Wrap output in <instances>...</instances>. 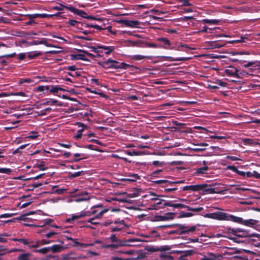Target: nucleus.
<instances>
[{
  "instance_id": "1",
  "label": "nucleus",
  "mask_w": 260,
  "mask_h": 260,
  "mask_svg": "<svg viewBox=\"0 0 260 260\" xmlns=\"http://www.w3.org/2000/svg\"><path fill=\"white\" fill-rule=\"evenodd\" d=\"M205 217L219 220H228L232 221H239L240 219L237 218L233 215H230L222 212H216L207 213L204 215Z\"/></svg>"
},
{
  "instance_id": "2",
  "label": "nucleus",
  "mask_w": 260,
  "mask_h": 260,
  "mask_svg": "<svg viewBox=\"0 0 260 260\" xmlns=\"http://www.w3.org/2000/svg\"><path fill=\"white\" fill-rule=\"evenodd\" d=\"M118 62L115 60L108 59L107 60L103 61L100 63L101 66L105 69H117V66Z\"/></svg>"
},
{
  "instance_id": "3",
  "label": "nucleus",
  "mask_w": 260,
  "mask_h": 260,
  "mask_svg": "<svg viewBox=\"0 0 260 260\" xmlns=\"http://www.w3.org/2000/svg\"><path fill=\"white\" fill-rule=\"evenodd\" d=\"M91 215V213L89 211H82L76 214H73L71 218L67 219V222H70L71 220L78 219L85 216H89Z\"/></svg>"
},
{
  "instance_id": "4",
  "label": "nucleus",
  "mask_w": 260,
  "mask_h": 260,
  "mask_svg": "<svg viewBox=\"0 0 260 260\" xmlns=\"http://www.w3.org/2000/svg\"><path fill=\"white\" fill-rule=\"evenodd\" d=\"M232 233L234 235L240 237H246L249 236L247 231L241 228L232 230Z\"/></svg>"
},
{
  "instance_id": "5",
  "label": "nucleus",
  "mask_w": 260,
  "mask_h": 260,
  "mask_svg": "<svg viewBox=\"0 0 260 260\" xmlns=\"http://www.w3.org/2000/svg\"><path fill=\"white\" fill-rule=\"evenodd\" d=\"M236 217L237 218H239L240 220L239 221H234L235 222L241 223L242 224H244V225H245L247 226H252L255 225L257 222V221L256 220L252 219L244 220H243V219L241 217H237V216H236Z\"/></svg>"
},
{
  "instance_id": "6",
  "label": "nucleus",
  "mask_w": 260,
  "mask_h": 260,
  "mask_svg": "<svg viewBox=\"0 0 260 260\" xmlns=\"http://www.w3.org/2000/svg\"><path fill=\"white\" fill-rule=\"evenodd\" d=\"M139 179V176L137 174H134L128 175L126 178H123L120 180L126 182H133L136 181Z\"/></svg>"
},
{
  "instance_id": "7",
  "label": "nucleus",
  "mask_w": 260,
  "mask_h": 260,
  "mask_svg": "<svg viewBox=\"0 0 260 260\" xmlns=\"http://www.w3.org/2000/svg\"><path fill=\"white\" fill-rule=\"evenodd\" d=\"M157 41L162 42L163 45H161L160 48H163L166 49H170L171 45L170 41L166 38L160 37L157 39Z\"/></svg>"
},
{
  "instance_id": "8",
  "label": "nucleus",
  "mask_w": 260,
  "mask_h": 260,
  "mask_svg": "<svg viewBox=\"0 0 260 260\" xmlns=\"http://www.w3.org/2000/svg\"><path fill=\"white\" fill-rule=\"evenodd\" d=\"M65 8L80 16L86 17V13L81 10L76 9L73 7H65Z\"/></svg>"
},
{
  "instance_id": "9",
  "label": "nucleus",
  "mask_w": 260,
  "mask_h": 260,
  "mask_svg": "<svg viewBox=\"0 0 260 260\" xmlns=\"http://www.w3.org/2000/svg\"><path fill=\"white\" fill-rule=\"evenodd\" d=\"M126 245H127V244L125 242H119V243L104 245L103 246V247L106 248L115 249V248H117L119 247H122V246H125Z\"/></svg>"
},
{
  "instance_id": "10",
  "label": "nucleus",
  "mask_w": 260,
  "mask_h": 260,
  "mask_svg": "<svg viewBox=\"0 0 260 260\" xmlns=\"http://www.w3.org/2000/svg\"><path fill=\"white\" fill-rule=\"evenodd\" d=\"M108 211V209H105V210H103L101 211L99 214H98L95 216V218H92L89 219L88 220V222H90V223H92L93 224H94V225L98 224L99 222H96V221H94L95 219H98H98H100L102 217V216L104 214V213H105V212H107Z\"/></svg>"
},
{
  "instance_id": "11",
  "label": "nucleus",
  "mask_w": 260,
  "mask_h": 260,
  "mask_svg": "<svg viewBox=\"0 0 260 260\" xmlns=\"http://www.w3.org/2000/svg\"><path fill=\"white\" fill-rule=\"evenodd\" d=\"M98 48H100V49L104 50L105 53L107 55L114 51L115 49V47L114 46H106L100 45H98Z\"/></svg>"
},
{
  "instance_id": "12",
  "label": "nucleus",
  "mask_w": 260,
  "mask_h": 260,
  "mask_svg": "<svg viewBox=\"0 0 260 260\" xmlns=\"http://www.w3.org/2000/svg\"><path fill=\"white\" fill-rule=\"evenodd\" d=\"M54 15L53 14H34L30 15L29 16L30 19H35L38 17L40 18H46V17H51L54 16ZM55 15H57V14H55Z\"/></svg>"
},
{
  "instance_id": "13",
  "label": "nucleus",
  "mask_w": 260,
  "mask_h": 260,
  "mask_svg": "<svg viewBox=\"0 0 260 260\" xmlns=\"http://www.w3.org/2000/svg\"><path fill=\"white\" fill-rule=\"evenodd\" d=\"M140 22L137 20H128L126 26L132 28H138L139 27Z\"/></svg>"
},
{
  "instance_id": "14",
  "label": "nucleus",
  "mask_w": 260,
  "mask_h": 260,
  "mask_svg": "<svg viewBox=\"0 0 260 260\" xmlns=\"http://www.w3.org/2000/svg\"><path fill=\"white\" fill-rule=\"evenodd\" d=\"M257 62L258 61H249L244 64L243 67L244 68H251V70H256L257 69Z\"/></svg>"
},
{
  "instance_id": "15",
  "label": "nucleus",
  "mask_w": 260,
  "mask_h": 260,
  "mask_svg": "<svg viewBox=\"0 0 260 260\" xmlns=\"http://www.w3.org/2000/svg\"><path fill=\"white\" fill-rule=\"evenodd\" d=\"M201 188L200 186L199 185H189V186H185L183 187L182 189L183 190H192V191H196L198 190Z\"/></svg>"
},
{
  "instance_id": "16",
  "label": "nucleus",
  "mask_w": 260,
  "mask_h": 260,
  "mask_svg": "<svg viewBox=\"0 0 260 260\" xmlns=\"http://www.w3.org/2000/svg\"><path fill=\"white\" fill-rule=\"evenodd\" d=\"M63 249V247L60 245H53L49 247V250H51L53 252H57L62 251Z\"/></svg>"
},
{
  "instance_id": "17",
  "label": "nucleus",
  "mask_w": 260,
  "mask_h": 260,
  "mask_svg": "<svg viewBox=\"0 0 260 260\" xmlns=\"http://www.w3.org/2000/svg\"><path fill=\"white\" fill-rule=\"evenodd\" d=\"M166 206L172 207L174 208H184L185 206L181 204H171L169 202H165V204L162 205V207H165Z\"/></svg>"
},
{
  "instance_id": "18",
  "label": "nucleus",
  "mask_w": 260,
  "mask_h": 260,
  "mask_svg": "<svg viewBox=\"0 0 260 260\" xmlns=\"http://www.w3.org/2000/svg\"><path fill=\"white\" fill-rule=\"evenodd\" d=\"M125 153L130 156H138L142 155L145 154V153L143 151H126Z\"/></svg>"
},
{
  "instance_id": "19",
  "label": "nucleus",
  "mask_w": 260,
  "mask_h": 260,
  "mask_svg": "<svg viewBox=\"0 0 260 260\" xmlns=\"http://www.w3.org/2000/svg\"><path fill=\"white\" fill-rule=\"evenodd\" d=\"M145 58L150 59L151 57L141 55H135L131 56V59L136 60H141Z\"/></svg>"
},
{
  "instance_id": "20",
  "label": "nucleus",
  "mask_w": 260,
  "mask_h": 260,
  "mask_svg": "<svg viewBox=\"0 0 260 260\" xmlns=\"http://www.w3.org/2000/svg\"><path fill=\"white\" fill-rule=\"evenodd\" d=\"M57 101L52 99H47L45 102L42 104V105H53L56 103Z\"/></svg>"
},
{
  "instance_id": "21",
  "label": "nucleus",
  "mask_w": 260,
  "mask_h": 260,
  "mask_svg": "<svg viewBox=\"0 0 260 260\" xmlns=\"http://www.w3.org/2000/svg\"><path fill=\"white\" fill-rule=\"evenodd\" d=\"M59 90H63V89L58 86H51L50 91L53 93H56L58 92Z\"/></svg>"
},
{
  "instance_id": "22",
  "label": "nucleus",
  "mask_w": 260,
  "mask_h": 260,
  "mask_svg": "<svg viewBox=\"0 0 260 260\" xmlns=\"http://www.w3.org/2000/svg\"><path fill=\"white\" fill-rule=\"evenodd\" d=\"M40 54H41V53L40 52H38V51L31 52L28 53V57L29 59H32V58H36L37 56H39V55H40Z\"/></svg>"
},
{
  "instance_id": "23",
  "label": "nucleus",
  "mask_w": 260,
  "mask_h": 260,
  "mask_svg": "<svg viewBox=\"0 0 260 260\" xmlns=\"http://www.w3.org/2000/svg\"><path fill=\"white\" fill-rule=\"evenodd\" d=\"M117 69H126L128 67H130L129 64H126L125 62H121L117 64Z\"/></svg>"
},
{
  "instance_id": "24",
  "label": "nucleus",
  "mask_w": 260,
  "mask_h": 260,
  "mask_svg": "<svg viewBox=\"0 0 260 260\" xmlns=\"http://www.w3.org/2000/svg\"><path fill=\"white\" fill-rule=\"evenodd\" d=\"M215 85H210L209 87L212 89H217L219 88V86H222L224 85V83H223L222 81L220 80H218L216 83Z\"/></svg>"
},
{
  "instance_id": "25",
  "label": "nucleus",
  "mask_w": 260,
  "mask_h": 260,
  "mask_svg": "<svg viewBox=\"0 0 260 260\" xmlns=\"http://www.w3.org/2000/svg\"><path fill=\"white\" fill-rule=\"evenodd\" d=\"M230 169L234 172L237 173L239 175L242 176H245V172L238 170L235 167L231 166L230 167Z\"/></svg>"
},
{
  "instance_id": "26",
  "label": "nucleus",
  "mask_w": 260,
  "mask_h": 260,
  "mask_svg": "<svg viewBox=\"0 0 260 260\" xmlns=\"http://www.w3.org/2000/svg\"><path fill=\"white\" fill-rule=\"evenodd\" d=\"M109 239L111 242H116V243H119V242H122V241L119 240L115 234H112L110 237Z\"/></svg>"
},
{
  "instance_id": "27",
  "label": "nucleus",
  "mask_w": 260,
  "mask_h": 260,
  "mask_svg": "<svg viewBox=\"0 0 260 260\" xmlns=\"http://www.w3.org/2000/svg\"><path fill=\"white\" fill-rule=\"evenodd\" d=\"M30 254L29 253H24L20 255L18 257V260H29Z\"/></svg>"
},
{
  "instance_id": "28",
  "label": "nucleus",
  "mask_w": 260,
  "mask_h": 260,
  "mask_svg": "<svg viewBox=\"0 0 260 260\" xmlns=\"http://www.w3.org/2000/svg\"><path fill=\"white\" fill-rule=\"evenodd\" d=\"M203 21L206 23H210L213 24H217L218 22V21L215 19H204Z\"/></svg>"
},
{
  "instance_id": "29",
  "label": "nucleus",
  "mask_w": 260,
  "mask_h": 260,
  "mask_svg": "<svg viewBox=\"0 0 260 260\" xmlns=\"http://www.w3.org/2000/svg\"><path fill=\"white\" fill-rule=\"evenodd\" d=\"M12 240L21 242L24 245H28L29 243V241L25 239H13Z\"/></svg>"
},
{
  "instance_id": "30",
  "label": "nucleus",
  "mask_w": 260,
  "mask_h": 260,
  "mask_svg": "<svg viewBox=\"0 0 260 260\" xmlns=\"http://www.w3.org/2000/svg\"><path fill=\"white\" fill-rule=\"evenodd\" d=\"M10 95H14V96H20L22 98L27 96L26 94L24 92H22V91L15 92V93L12 92V93H10Z\"/></svg>"
},
{
  "instance_id": "31",
  "label": "nucleus",
  "mask_w": 260,
  "mask_h": 260,
  "mask_svg": "<svg viewBox=\"0 0 260 260\" xmlns=\"http://www.w3.org/2000/svg\"><path fill=\"white\" fill-rule=\"evenodd\" d=\"M59 232H50L45 235V236L47 238H50L53 237L54 235L59 234Z\"/></svg>"
},
{
  "instance_id": "32",
  "label": "nucleus",
  "mask_w": 260,
  "mask_h": 260,
  "mask_svg": "<svg viewBox=\"0 0 260 260\" xmlns=\"http://www.w3.org/2000/svg\"><path fill=\"white\" fill-rule=\"evenodd\" d=\"M128 42L129 43V44L128 45V46H139L140 45V44L141 43V41H128Z\"/></svg>"
},
{
  "instance_id": "33",
  "label": "nucleus",
  "mask_w": 260,
  "mask_h": 260,
  "mask_svg": "<svg viewBox=\"0 0 260 260\" xmlns=\"http://www.w3.org/2000/svg\"><path fill=\"white\" fill-rule=\"evenodd\" d=\"M160 257L161 258L162 260H174L173 257L169 255L161 254L160 255Z\"/></svg>"
},
{
  "instance_id": "34",
  "label": "nucleus",
  "mask_w": 260,
  "mask_h": 260,
  "mask_svg": "<svg viewBox=\"0 0 260 260\" xmlns=\"http://www.w3.org/2000/svg\"><path fill=\"white\" fill-rule=\"evenodd\" d=\"M11 172V170L9 168H0V173L3 174H10Z\"/></svg>"
},
{
  "instance_id": "35",
  "label": "nucleus",
  "mask_w": 260,
  "mask_h": 260,
  "mask_svg": "<svg viewBox=\"0 0 260 260\" xmlns=\"http://www.w3.org/2000/svg\"><path fill=\"white\" fill-rule=\"evenodd\" d=\"M154 183L155 184H170L171 182L166 180H159L154 181Z\"/></svg>"
},
{
  "instance_id": "36",
  "label": "nucleus",
  "mask_w": 260,
  "mask_h": 260,
  "mask_svg": "<svg viewBox=\"0 0 260 260\" xmlns=\"http://www.w3.org/2000/svg\"><path fill=\"white\" fill-rule=\"evenodd\" d=\"M135 252V250H127V251H118V253H124L127 255H131L134 254Z\"/></svg>"
},
{
  "instance_id": "37",
  "label": "nucleus",
  "mask_w": 260,
  "mask_h": 260,
  "mask_svg": "<svg viewBox=\"0 0 260 260\" xmlns=\"http://www.w3.org/2000/svg\"><path fill=\"white\" fill-rule=\"evenodd\" d=\"M51 109L50 108H47L45 109H43L40 112V115H46L47 113L50 112L51 111Z\"/></svg>"
},
{
  "instance_id": "38",
  "label": "nucleus",
  "mask_w": 260,
  "mask_h": 260,
  "mask_svg": "<svg viewBox=\"0 0 260 260\" xmlns=\"http://www.w3.org/2000/svg\"><path fill=\"white\" fill-rule=\"evenodd\" d=\"M208 169V168L205 167H203V168H200L199 169H198L197 170V173H199V174H204V173H205V172H206V171Z\"/></svg>"
},
{
  "instance_id": "39",
  "label": "nucleus",
  "mask_w": 260,
  "mask_h": 260,
  "mask_svg": "<svg viewBox=\"0 0 260 260\" xmlns=\"http://www.w3.org/2000/svg\"><path fill=\"white\" fill-rule=\"evenodd\" d=\"M49 250H50L49 247H46V248H43L40 249L39 250H36V251L42 253L43 254H45V253H47V252H48Z\"/></svg>"
},
{
  "instance_id": "40",
  "label": "nucleus",
  "mask_w": 260,
  "mask_h": 260,
  "mask_svg": "<svg viewBox=\"0 0 260 260\" xmlns=\"http://www.w3.org/2000/svg\"><path fill=\"white\" fill-rule=\"evenodd\" d=\"M150 196L152 197V198H151V200L156 201L158 200V197H159V196L154 193V192H150Z\"/></svg>"
},
{
  "instance_id": "41",
  "label": "nucleus",
  "mask_w": 260,
  "mask_h": 260,
  "mask_svg": "<svg viewBox=\"0 0 260 260\" xmlns=\"http://www.w3.org/2000/svg\"><path fill=\"white\" fill-rule=\"evenodd\" d=\"M90 48L95 53H99L102 52L100 50V48H98V45L96 46V47H91Z\"/></svg>"
},
{
  "instance_id": "42",
  "label": "nucleus",
  "mask_w": 260,
  "mask_h": 260,
  "mask_svg": "<svg viewBox=\"0 0 260 260\" xmlns=\"http://www.w3.org/2000/svg\"><path fill=\"white\" fill-rule=\"evenodd\" d=\"M31 82V80L30 79L27 78V79H21L19 81V84H22L23 83H30Z\"/></svg>"
},
{
  "instance_id": "43",
  "label": "nucleus",
  "mask_w": 260,
  "mask_h": 260,
  "mask_svg": "<svg viewBox=\"0 0 260 260\" xmlns=\"http://www.w3.org/2000/svg\"><path fill=\"white\" fill-rule=\"evenodd\" d=\"M89 199V198L88 197L87 198H78L76 199L74 201L76 202H80L81 201H86Z\"/></svg>"
},
{
  "instance_id": "44",
  "label": "nucleus",
  "mask_w": 260,
  "mask_h": 260,
  "mask_svg": "<svg viewBox=\"0 0 260 260\" xmlns=\"http://www.w3.org/2000/svg\"><path fill=\"white\" fill-rule=\"evenodd\" d=\"M196 229V226H192L190 228H186V230H185V232H193V231H195Z\"/></svg>"
},
{
  "instance_id": "45",
  "label": "nucleus",
  "mask_w": 260,
  "mask_h": 260,
  "mask_svg": "<svg viewBox=\"0 0 260 260\" xmlns=\"http://www.w3.org/2000/svg\"><path fill=\"white\" fill-rule=\"evenodd\" d=\"M124 226H119L118 227H112L111 228L112 232H116V231H119L122 229H123Z\"/></svg>"
},
{
  "instance_id": "46",
  "label": "nucleus",
  "mask_w": 260,
  "mask_h": 260,
  "mask_svg": "<svg viewBox=\"0 0 260 260\" xmlns=\"http://www.w3.org/2000/svg\"><path fill=\"white\" fill-rule=\"evenodd\" d=\"M147 46L149 47H152V48H157V47L160 48L161 47V45H157L154 43H148Z\"/></svg>"
},
{
  "instance_id": "47",
  "label": "nucleus",
  "mask_w": 260,
  "mask_h": 260,
  "mask_svg": "<svg viewBox=\"0 0 260 260\" xmlns=\"http://www.w3.org/2000/svg\"><path fill=\"white\" fill-rule=\"evenodd\" d=\"M114 223L118 224L119 225V226H126V224H125V222L123 220H121L120 221H115Z\"/></svg>"
},
{
  "instance_id": "48",
  "label": "nucleus",
  "mask_w": 260,
  "mask_h": 260,
  "mask_svg": "<svg viewBox=\"0 0 260 260\" xmlns=\"http://www.w3.org/2000/svg\"><path fill=\"white\" fill-rule=\"evenodd\" d=\"M171 249V247L170 246H161L159 250L160 251H165V250H169Z\"/></svg>"
},
{
  "instance_id": "49",
  "label": "nucleus",
  "mask_w": 260,
  "mask_h": 260,
  "mask_svg": "<svg viewBox=\"0 0 260 260\" xmlns=\"http://www.w3.org/2000/svg\"><path fill=\"white\" fill-rule=\"evenodd\" d=\"M207 256L208 258H212L211 260H215L217 258L216 256L212 253H209Z\"/></svg>"
},
{
  "instance_id": "50",
  "label": "nucleus",
  "mask_w": 260,
  "mask_h": 260,
  "mask_svg": "<svg viewBox=\"0 0 260 260\" xmlns=\"http://www.w3.org/2000/svg\"><path fill=\"white\" fill-rule=\"evenodd\" d=\"M35 90L39 92L44 91V86H39L36 88Z\"/></svg>"
},
{
  "instance_id": "51",
  "label": "nucleus",
  "mask_w": 260,
  "mask_h": 260,
  "mask_svg": "<svg viewBox=\"0 0 260 260\" xmlns=\"http://www.w3.org/2000/svg\"><path fill=\"white\" fill-rule=\"evenodd\" d=\"M77 23H78V21L75 20H69L68 21V24L72 26H75Z\"/></svg>"
},
{
  "instance_id": "52",
  "label": "nucleus",
  "mask_w": 260,
  "mask_h": 260,
  "mask_svg": "<svg viewBox=\"0 0 260 260\" xmlns=\"http://www.w3.org/2000/svg\"><path fill=\"white\" fill-rule=\"evenodd\" d=\"M152 164L154 166H162L164 163L162 162L155 160L152 162Z\"/></svg>"
},
{
  "instance_id": "53",
  "label": "nucleus",
  "mask_w": 260,
  "mask_h": 260,
  "mask_svg": "<svg viewBox=\"0 0 260 260\" xmlns=\"http://www.w3.org/2000/svg\"><path fill=\"white\" fill-rule=\"evenodd\" d=\"M253 176L256 179H260V174L256 171H254L252 172Z\"/></svg>"
},
{
  "instance_id": "54",
  "label": "nucleus",
  "mask_w": 260,
  "mask_h": 260,
  "mask_svg": "<svg viewBox=\"0 0 260 260\" xmlns=\"http://www.w3.org/2000/svg\"><path fill=\"white\" fill-rule=\"evenodd\" d=\"M163 202H165V201L164 200H159L158 202L156 203L158 209L163 208L162 206H160V205L162 204Z\"/></svg>"
},
{
  "instance_id": "55",
  "label": "nucleus",
  "mask_w": 260,
  "mask_h": 260,
  "mask_svg": "<svg viewBox=\"0 0 260 260\" xmlns=\"http://www.w3.org/2000/svg\"><path fill=\"white\" fill-rule=\"evenodd\" d=\"M8 236V235H0V242H7V240L5 238V236Z\"/></svg>"
},
{
  "instance_id": "56",
  "label": "nucleus",
  "mask_w": 260,
  "mask_h": 260,
  "mask_svg": "<svg viewBox=\"0 0 260 260\" xmlns=\"http://www.w3.org/2000/svg\"><path fill=\"white\" fill-rule=\"evenodd\" d=\"M210 137L212 139H223L225 138V137L223 136H215V135L211 136Z\"/></svg>"
},
{
  "instance_id": "57",
  "label": "nucleus",
  "mask_w": 260,
  "mask_h": 260,
  "mask_svg": "<svg viewBox=\"0 0 260 260\" xmlns=\"http://www.w3.org/2000/svg\"><path fill=\"white\" fill-rule=\"evenodd\" d=\"M12 216V214L6 213L0 215V218H8Z\"/></svg>"
},
{
  "instance_id": "58",
  "label": "nucleus",
  "mask_w": 260,
  "mask_h": 260,
  "mask_svg": "<svg viewBox=\"0 0 260 260\" xmlns=\"http://www.w3.org/2000/svg\"><path fill=\"white\" fill-rule=\"evenodd\" d=\"M65 7L66 6H61L60 7L55 6V7H53L52 9L53 10H57V11H61L63 10V8H65Z\"/></svg>"
},
{
  "instance_id": "59",
  "label": "nucleus",
  "mask_w": 260,
  "mask_h": 260,
  "mask_svg": "<svg viewBox=\"0 0 260 260\" xmlns=\"http://www.w3.org/2000/svg\"><path fill=\"white\" fill-rule=\"evenodd\" d=\"M127 21H128V20L121 19V20H119L118 22V23H119L120 24H124L126 26Z\"/></svg>"
},
{
  "instance_id": "60",
  "label": "nucleus",
  "mask_w": 260,
  "mask_h": 260,
  "mask_svg": "<svg viewBox=\"0 0 260 260\" xmlns=\"http://www.w3.org/2000/svg\"><path fill=\"white\" fill-rule=\"evenodd\" d=\"M66 189L63 188L58 189L55 190V192H56L57 194H61L65 191Z\"/></svg>"
},
{
  "instance_id": "61",
  "label": "nucleus",
  "mask_w": 260,
  "mask_h": 260,
  "mask_svg": "<svg viewBox=\"0 0 260 260\" xmlns=\"http://www.w3.org/2000/svg\"><path fill=\"white\" fill-rule=\"evenodd\" d=\"M150 210H157L158 209V207H157V205L156 204H154L151 206L150 208H149Z\"/></svg>"
},
{
  "instance_id": "62",
  "label": "nucleus",
  "mask_w": 260,
  "mask_h": 260,
  "mask_svg": "<svg viewBox=\"0 0 260 260\" xmlns=\"http://www.w3.org/2000/svg\"><path fill=\"white\" fill-rule=\"evenodd\" d=\"M207 191L209 193H218L217 192L215 191V189L213 188H210L207 190Z\"/></svg>"
},
{
  "instance_id": "63",
  "label": "nucleus",
  "mask_w": 260,
  "mask_h": 260,
  "mask_svg": "<svg viewBox=\"0 0 260 260\" xmlns=\"http://www.w3.org/2000/svg\"><path fill=\"white\" fill-rule=\"evenodd\" d=\"M112 260H128L127 259H124L118 256H113L111 257Z\"/></svg>"
},
{
  "instance_id": "64",
  "label": "nucleus",
  "mask_w": 260,
  "mask_h": 260,
  "mask_svg": "<svg viewBox=\"0 0 260 260\" xmlns=\"http://www.w3.org/2000/svg\"><path fill=\"white\" fill-rule=\"evenodd\" d=\"M25 57V53H20L18 55V58L20 60H23Z\"/></svg>"
}]
</instances>
